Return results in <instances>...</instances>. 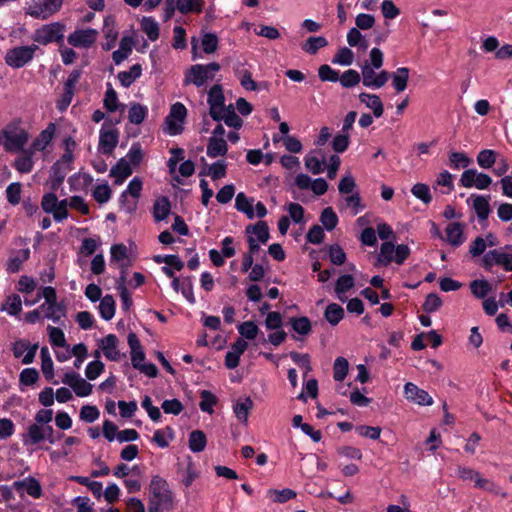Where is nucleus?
I'll return each mask as SVG.
<instances>
[{"mask_svg": "<svg viewBox=\"0 0 512 512\" xmlns=\"http://www.w3.org/2000/svg\"><path fill=\"white\" fill-rule=\"evenodd\" d=\"M173 493L167 481L156 475L153 476L149 485V512H161L173 507Z\"/></svg>", "mask_w": 512, "mask_h": 512, "instance_id": "f257e3e1", "label": "nucleus"}, {"mask_svg": "<svg viewBox=\"0 0 512 512\" xmlns=\"http://www.w3.org/2000/svg\"><path fill=\"white\" fill-rule=\"evenodd\" d=\"M28 140V132L16 124H9L0 132V145H2L7 152H19L24 150L23 148Z\"/></svg>", "mask_w": 512, "mask_h": 512, "instance_id": "f03ea898", "label": "nucleus"}, {"mask_svg": "<svg viewBox=\"0 0 512 512\" xmlns=\"http://www.w3.org/2000/svg\"><path fill=\"white\" fill-rule=\"evenodd\" d=\"M220 69L221 66L217 62L192 65L185 73L184 84H193L198 88L205 86L208 81L214 80L215 73Z\"/></svg>", "mask_w": 512, "mask_h": 512, "instance_id": "7ed1b4c3", "label": "nucleus"}, {"mask_svg": "<svg viewBox=\"0 0 512 512\" xmlns=\"http://www.w3.org/2000/svg\"><path fill=\"white\" fill-rule=\"evenodd\" d=\"M64 0H30L25 7L26 15L32 18L46 20L56 14Z\"/></svg>", "mask_w": 512, "mask_h": 512, "instance_id": "20e7f679", "label": "nucleus"}, {"mask_svg": "<svg viewBox=\"0 0 512 512\" xmlns=\"http://www.w3.org/2000/svg\"><path fill=\"white\" fill-rule=\"evenodd\" d=\"M65 29L66 26L61 22L45 24L34 31L32 40L44 46L52 42L62 43Z\"/></svg>", "mask_w": 512, "mask_h": 512, "instance_id": "39448f33", "label": "nucleus"}, {"mask_svg": "<svg viewBox=\"0 0 512 512\" xmlns=\"http://www.w3.org/2000/svg\"><path fill=\"white\" fill-rule=\"evenodd\" d=\"M38 49L36 44L14 47L6 53V64L15 69L22 68L34 58Z\"/></svg>", "mask_w": 512, "mask_h": 512, "instance_id": "423d86ee", "label": "nucleus"}, {"mask_svg": "<svg viewBox=\"0 0 512 512\" xmlns=\"http://www.w3.org/2000/svg\"><path fill=\"white\" fill-rule=\"evenodd\" d=\"M186 114V107L182 103L173 104L169 115L165 119L164 132L171 136L180 134L183 130Z\"/></svg>", "mask_w": 512, "mask_h": 512, "instance_id": "0eeeda50", "label": "nucleus"}, {"mask_svg": "<svg viewBox=\"0 0 512 512\" xmlns=\"http://www.w3.org/2000/svg\"><path fill=\"white\" fill-rule=\"evenodd\" d=\"M98 34V31L92 28L77 29L69 34L67 42L75 48L88 49L95 44Z\"/></svg>", "mask_w": 512, "mask_h": 512, "instance_id": "6e6552de", "label": "nucleus"}, {"mask_svg": "<svg viewBox=\"0 0 512 512\" xmlns=\"http://www.w3.org/2000/svg\"><path fill=\"white\" fill-rule=\"evenodd\" d=\"M460 183L465 188L475 187L483 190L489 187L492 179L488 174L478 172L476 169H467L462 173Z\"/></svg>", "mask_w": 512, "mask_h": 512, "instance_id": "1a4fd4ad", "label": "nucleus"}, {"mask_svg": "<svg viewBox=\"0 0 512 512\" xmlns=\"http://www.w3.org/2000/svg\"><path fill=\"white\" fill-rule=\"evenodd\" d=\"M457 476L463 481H473L477 488L486 490V491H494L496 490V485L494 482L489 479L483 478L479 472L469 467H458Z\"/></svg>", "mask_w": 512, "mask_h": 512, "instance_id": "9d476101", "label": "nucleus"}, {"mask_svg": "<svg viewBox=\"0 0 512 512\" xmlns=\"http://www.w3.org/2000/svg\"><path fill=\"white\" fill-rule=\"evenodd\" d=\"M62 383L71 387L78 397H86L92 392V384L81 378L76 372H67L62 378Z\"/></svg>", "mask_w": 512, "mask_h": 512, "instance_id": "9b49d317", "label": "nucleus"}, {"mask_svg": "<svg viewBox=\"0 0 512 512\" xmlns=\"http://www.w3.org/2000/svg\"><path fill=\"white\" fill-rule=\"evenodd\" d=\"M493 265H500L507 271H512V254L500 250H491L483 257V266L490 269Z\"/></svg>", "mask_w": 512, "mask_h": 512, "instance_id": "f8f14e48", "label": "nucleus"}, {"mask_svg": "<svg viewBox=\"0 0 512 512\" xmlns=\"http://www.w3.org/2000/svg\"><path fill=\"white\" fill-rule=\"evenodd\" d=\"M404 396L408 401L421 406H430L433 404V399L428 392L419 388L412 382H408L404 385Z\"/></svg>", "mask_w": 512, "mask_h": 512, "instance_id": "ddd939ff", "label": "nucleus"}, {"mask_svg": "<svg viewBox=\"0 0 512 512\" xmlns=\"http://www.w3.org/2000/svg\"><path fill=\"white\" fill-rule=\"evenodd\" d=\"M37 349L38 344L30 346L29 341L18 340L13 344L12 351L15 358H20L23 356V364H30L34 361Z\"/></svg>", "mask_w": 512, "mask_h": 512, "instance_id": "4468645a", "label": "nucleus"}, {"mask_svg": "<svg viewBox=\"0 0 512 512\" xmlns=\"http://www.w3.org/2000/svg\"><path fill=\"white\" fill-rule=\"evenodd\" d=\"M119 340L116 335L108 334L99 341V347L104 356L111 361H118L120 359V352L118 350Z\"/></svg>", "mask_w": 512, "mask_h": 512, "instance_id": "2eb2a0df", "label": "nucleus"}, {"mask_svg": "<svg viewBox=\"0 0 512 512\" xmlns=\"http://www.w3.org/2000/svg\"><path fill=\"white\" fill-rule=\"evenodd\" d=\"M445 234L446 236L443 240L447 241L453 247L462 245L466 240L463 225L459 222L449 223L445 228Z\"/></svg>", "mask_w": 512, "mask_h": 512, "instance_id": "dca6fc26", "label": "nucleus"}, {"mask_svg": "<svg viewBox=\"0 0 512 512\" xmlns=\"http://www.w3.org/2000/svg\"><path fill=\"white\" fill-rule=\"evenodd\" d=\"M13 487L16 490L24 489L29 496L35 499H38L42 496L41 484L34 477H27L23 480L15 481L13 483Z\"/></svg>", "mask_w": 512, "mask_h": 512, "instance_id": "f3484780", "label": "nucleus"}, {"mask_svg": "<svg viewBox=\"0 0 512 512\" xmlns=\"http://www.w3.org/2000/svg\"><path fill=\"white\" fill-rule=\"evenodd\" d=\"M20 152L21 154L14 160L13 167L19 173H30L34 167V153L31 149H24Z\"/></svg>", "mask_w": 512, "mask_h": 512, "instance_id": "a211bd4d", "label": "nucleus"}, {"mask_svg": "<svg viewBox=\"0 0 512 512\" xmlns=\"http://www.w3.org/2000/svg\"><path fill=\"white\" fill-rule=\"evenodd\" d=\"M133 170L127 159H120L110 170V176L115 178V184L121 185L126 178L132 174Z\"/></svg>", "mask_w": 512, "mask_h": 512, "instance_id": "6ab92c4d", "label": "nucleus"}, {"mask_svg": "<svg viewBox=\"0 0 512 512\" xmlns=\"http://www.w3.org/2000/svg\"><path fill=\"white\" fill-rule=\"evenodd\" d=\"M118 143V133L115 130L101 131L99 148L104 154H110Z\"/></svg>", "mask_w": 512, "mask_h": 512, "instance_id": "aec40b11", "label": "nucleus"}, {"mask_svg": "<svg viewBox=\"0 0 512 512\" xmlns=\"http://www.w3.org/2000/svg\"><path fill=\"white\" fill-rule=\"evenodd\" d=\"M254 198H249L245 195V193L240 192L236 195L235 198V208L244 213L248 219H253L255 217L254 212Z\"/></svg>", "mask_w": 512, "mask_h": 512, "instance_id": "412c9836", "label": "nucleus"}, {"mask_svg": "<svg viewBox=\"0 0 512 512\" xmlns=\"http://www.w3.org/2000/svg\"><path fill=\"white\" fill-rule=\"evenodd\" d=\"M228 146L224 138L210 137L207 144V155L210 158L226 155Z\"/></svg>", "mask_w": 512, "mask_h": 512, "instance_id": "4be33fe9", "label": "nucleus"}, {"mask_svg": "<svg viewBox=\"0 0 512 512\" xmlns=\"http://www.w3.org/2000/svg\"><path fill=\"white\" fill-rule=\"evenodd\" d=\"M67 170H68V168L60 167L59 162H56L52 166L50 177L48 180V185L50 187V190H52L53 192H56L59 189V187L62 185V183L66 177Z\"/></svg>", "mask_w": 512, "mask_h": 512, "instance_id": "5701e85b", "label": "nucleus"}, {"mask_svg": "<svg viewBox=\"0 0 512 512\" xmlns=\"http://www.w3.org/2000/svg\"><path fill=\"white\" fill-rule=\"evenodd\" d=\"M171 212V204L167 197L157 198L153 204V217L155 221L165 220Z\"/></svg>", "mask_w": 512, "mask_h": 512, "instance_id": "b1692460", "label": "nucleus"}, {"mask_svg": "<svg viewBox=\"0 0 512 512\" xmlns=\"http://www.w3.org/2000/svg\"><path fill=\"white\" fill-rule=\"evenodd\" d=\"M55 126L54 124H50L45 130H43L38 137L33 141L31 149L33 153L35 151H43L48 144L52 141L54 134Z\"/></svg>", "mask_w": 512, "mask_h": 512, "instance_id": "393cba45", "label": "nucleus"}, {"mask_svg": "<svg viewBox=\"0 0 512 512\" xmlns=\"http://www.w3.org/2000/svg\"><path fill=\"white\" fill-rule=\"evenodd\" d=\"M359 99L362 103H364L368 108L373 110V114L375 117L379 118L383 114V104L379 96L375 94L361 93L359 95Z\"/></svg>", "mask_w": 512, "mask_h": 512, "instance_id": "a878e982", "label": "nucleus"}, {"mask_svg": "<svg viewBox=\"0 0 512 512\" xmlns=\"http://www.w3.org/2000/svg\"><path fill=\"white\" fill-rule=\"evenodd\" d=\"M234 73L245 90L256 91L259 89V85L252 79V74L249 70L244 69L239 65L234 68Z\"/></svg>", "mask_w": 512, "mask_h": 512, "instance_id": "bb28decb", "label": "nucleus"}, {"mask_svg": "<svg viewBox=\"0 0 512 512\" xmlns=\"http://www.w3.org/2000/svg\"><path fill=\"white\" fill-rule=\"evenodd\" d=\"M43 441V425L34 423L30 425L23 436L24 445H36Z\"/></svg>", "mask_w": 512, "mask_h": 512, "instance_id": "cd10ccee", "label": "nucleus"}, {"mask_svg": "<svg viewBox=\"0 0 512 512\" xmlns=\"http://www.w3.org/2000/svg\"><path fill=\"white\" fill-rule=\"evenodd\" d=\"M355 285L354 278L351 275L340 276L335 285V293L340 301L345 302L347 297L344 295L348 290Z\"/></svg>", "mask_w": 512, "mask_h": 512, "instance_id": "c85d7f7f", "label": "nucleus"}, {"mask_svg": "<svg viewBox=\"0 0 512 512\" xmlns=\"http://www.w3.org/2000/svg\"><path fill=\"white\" fill-rule=\"evenodd\" d=\"M203 7V0H176V8L182 14L200 13Z\"/></svg>", "mask_w": 512, "mask_h": 512, "instance_id": "c756f323", "label": "nucleus"}, {"mask_svg": "<svg viewBox=\"0 0 512 512\" xmlns=\"http://www.w3.org/2000/svg\"><path fill=\"white\" fill-rule=\"evenodd\" d=\"M252 408L253 401L247 397L242 401H237L233 406V411L240 422L247 423L248 415Z\"/></svg>", "mask_w": 512, "mask_h": 512, "instance_id": "7c9ffc66", "label": "nucleus"}, {"mask_svg": "<svg viewBox=\"0 0 512 512\" xmlns=\"http://www.w3.org/2000/svg\"><path fill=\"white\" fill-rule=\"evenodd\" d=\"M133 41L129 37H124L120 41V47L112 54L113 61L118 65L124 61L132 52Z\"/></svg>", "mask_w": 512, "mask_h": 512, "instance_id": "2f4dec72", "label": "nucleus"}, {"mask_svg": "<svg viewBox=\"0 0 512 512\" xmlns=\"http://www.w3.org/2000/svg\"><path fill=\"white\" fill-rule=\"evenodd\" d=\"M207 444L206 435L201 430H194L189 436V448L191 451L202 452Z\"/></svg>", "mask_w": 512, "mask_h": 512, "instance_id": "473e14b6", "label": "nucleus"}, {"mask_svg": "<svg viewBox=\"0 0 512 512\" xmlns=\"http://www.w3.org/2000/svg\"><path fill=\"white\" fill-rule=\"evenodd\" d=\"M246 232H252L255 235L256 241L262 244H265L269 239V228L265 221H259L255 225L248 226Z\"/></svg>", "mask_w": 512, "mask_h": 512, "instance_id": "72a5a7b5", "label": "nucleus"}, {"mask_svg": "<svg viewBox=\"0 0 512 512\" xmlns=\"http://www.w3.org/2000/svg\"><path fill=\"white\" fill-rule=\"evenodd\" d=\"M141 72V65L135 64L128 71L120 72L118 74V79L124 87H129L137 78L141 76Z\"/></svg>", "mask_w": 512, "mask_h": 512, "instance_id": "f704fd0d", "label": "nucleus"}, {"mask_svg": "<svg viewBox=\"0 0 512 512\" xmlns=\"http://www.w3.org/2000/svg\"><path fill=\"white\" fill-rule=\"evenodd\" d=\"M41 370L46 379L51 380L54 377L53 361L47 347L41 348Z\"/></svg>", "mask_w": 512, "mask_h": 512, "instance_id": "c9c22d12", "label": "nucleus"}, {"mask_svg": "<svg viewBox=\"0 0 512 512\" xmlns=\"http://www.w3.org/2000/svg\"><path fill=\"white\" fill-rule=\"evenodd\" d=\"M498 153L492 149L481 150L477 155V164L483 169H489L497 162Z\"/></svg>", "mask_w": 512, "mask_h": 512, "instance_id": "e433bc0d", "label": "nucleus"}, {"mask_svg": "<svg viewBox=\"0 0 512 512\" xmlns=\"http://www.w3.org/2000/svg\"><path fill=\"white\" fill-rule=\"evenodd\" d=\"M142 180L139 177H134L128 184L127 189L120 196V203H125L126 196H131L134 199L140 197L142 190Z\"/></svg>", "mask_w": 512, "mask_h": 512, "instance_id": "4c0bfd02", "label": "nucleus"}, {"mask_svg": "<svg viewBox=\"0 0 512 512\" xmlns=\"http://www.w3.org/2000/svg\"><path fill=\"white\" fill-rule=\"evenodd\" d=\"M344 317V309L336 303H331L326 307L325 319L333 326L337 325Z\"/></svg>", "mask_w": 512, "mask_h": 512, "instance_id": "58836bf2", "label": "nucleus"}, {"mask_svg": "<svg viewBox=\"0 0 512 512\" xmlns=\"http://www.w3.org/2000/svg\"><path fill=\"white\" fill-rule=\"evenodd\" d=\"M99 312L103 319L111 320L115 314V301L111 295H106L101 299Z\"/></svg>", "mask_w": 512, "mask_h": 512, "instance_id": "ea45409f", "label": "nucleus"}, {"mask_svg": "<svg viewBox=\"0 0 512 512\" xmlns=\"http://www.w3.org/2000/svg\"><path fill=\"white\" fill-rule=\"evenodd\" d=\"M148 109L139 103H133L128 111L129 121L133 124H141L146 118Z\"/></svg>", "mask_w": 512, "mask_h": 512, "instance_id": "a19ab883", "label": "nucleus"}, {"mask_svg": "<svg viewBox=\"0 0 512 512\" xmlns=\"http://www.w3.org/2000/svg\"><path fill=\"white\" fill-rule=\"evenodd\" d=\"M328 45V41L323 36L309 37L305 43L302 44V49L308 54H316L317 51Z\"/></svg>", "mask_w": 512, "mask_h": 512, "instance_id": "79ce46f5", "label": "nucleus"}, {"mask_svg": "<svg viewBox=\"0 0 512 512\" xmlns=\"http://www.w3.org/2000/svg\"><path fill=\"white\" fill-rule=\"evenodd\" d=\"M305 167L312 174L317 175L324 171L325 159H319L312 153H309L304 158Z\"/></svg>", "mask_w": 512, "mask_h": 512, "instance_id": "37998d69", "label": "nucleus"}, {"mask_svg": "<svg viewBox=\"0 0 512 512\" xmlns=\"http://www.w3.org/2000/svg\"><path fill=\"white\" fill-rule=\"evenodd\" d=\"M471 198L473 199V208L477 216L482 220L487 219L490 213V205L488 198L484 196H472Z\"/></svg>", "mask_w": 512, "mask_h": 512, "instance_id": "c03bdc74", "label": "nucleus"}, {"mask_svg": "<svg viewBox=\"0 0 512 512\" xmlns=\"http://www.w3.org/2000/svg\"><path fill=\"white\" fill-rule=\"evenodd\" d=\"M111 261L119 263L121 268H125L128 262V251L124 244H115L111 247Z\"/></svg>", "mask_w": 512, "mask_h": 512, "instance_id": "a18cd8bd", "label": "nucleus"}, {"mask_svg": "<svg viewBox=\"0 0 512 512\" xmlns=\"http://www.w3.org/2000/svg\"><path fill=\"white\" fill-rule=\"evenodd\" d=\"M141 28L151 41H156L159 37V25L152 17H143Z\"/></svg>", "mask_w": 512, "mask_h": 512, "instance_id": "49530a36", "label": "nucleus"}, {"mask_svg": "<svg viewBox=\"0 0 512 512\" xmlns=\"http://www.w3.org/2000/svg\"><path fill=\"white\" fill-rule=\"evenodd\" d=\"M1 310L6 311L10 315H18L22 310V300L20 296L17 294L8 296Z\"/></svg>", "mask_w": 512, "mask_h": 512, "instance_id": "de8ad7c7", "label": "nucleus"}, {"mask_svg": "<svg viewBox=\"0 0 512 512\" xmlns=\"http://www.w3.org/2000/svg\"><path fill=\"white\" fill-rule=\"evenodd\" d=\"M409 78V69L406 67H400L393 74V86L397 92H402L407 87V82Z\"/></svg>", "mask_w": 512, "mask_h": 512, "instance_id": "09e8293b", "label": "nucleus"}, {"mask_svg": "<svg viewBox=\"0 0 512 512\" xmlns=\"http://www.w3.org/2000/svg\"><path fill=\"white\" fill-rule=\"evenodd\" d=\"M437 187H442L441 192L443 194L450 193L454 188L452 174L446 170L439 173L435 181L434 189H437Z\"/></svg>", "mask_w": 512, "mask_h": 512, "instance_id": "8fccbe9b", "label": "nucleus"}, {"mask_svg": "<svg viewBox=\"0 0 512 512\" xmlns=\"http://www.w3.org/2000/svg\"><path fill=\"white\" fill-rule=\"evenodd\" d=\"M472 163L464 152H450L449 153V166L452 169L466 168Z\"/></svg>", "mask_w": 512, "mask_h": 512, "instance_id": "3c124183", "label": "nucleus"}, {"mask_svg": "<svg viewBox=\"0 0 512 512\" xmlns=\"http://www.w3.org/2000/svg\"><path fill=\"white\" fill-rule=\"evenodd\" d=\"M395 245L391 241L382 243L380 253L378 255V262L382 265H388L394 261Z\"/></svg>", "mask_w": 512, "mask_h": 512, "instance_id": "603ef678", "label": "nucleus"}, {"mask_svg": "<svg viewBox=\"0 0 512 512\" xmlns=\"http://www.w3.org/2000/svg\"><path fill=\"white\" fill-rule=\"evenodd\" d=\"M114 21L111 17H106L104 20V34L107 39V43L104 46V49L109 50L114 45L118 32L114 29Z\"/></svg>", "mask_w": 512, "mask_h": 512, "instance_id": "864d4df0", "label": "nucleus"}, {"mask_svg": "<svg viewBox=\"0 0 512 512\" xmlns=\"http://www.w3.org/2000/svg\"><path fill=\"white\" fill-rule=\"evenodd\" d=\"M320 222L326 230L331 231L338 224V216L331 207H326L321 213Z\"/></svg>", "mask_w": 512, "mask_h": 512, "instance_id": "5fc2aeb1", "label": "nucleus"}, {"mask_svg": "<svg viewBox=\"0 0 512 512\" xmlns=\"http://www.w3.org/2000/svg\"><path fill=\"white\" fill-rule=\"evenodd\" d=\"M290 324L293 330L300 335H308L312 330L311 322L307 317H293L290 319Z\"/></svg>", "mask_w": 512, "mask_h": 512, "instance_id": "6e6d98bb", "label": "nucleus"}, {"mask_svg": "<svg viewBox=\"0 0 512 512\" xmlns=\"http://www.w3.org/2000/svg\"><path fill=\"white\" fill-rule=\"evenodd\" d=\"M58 197L55 192L52 190L48 193H45L41 200V207L44 212L52 214L54 217V213L57 211Z\"/></svg>", "mask_w": 512, "mask_h": 512, "instance_id": "4d7b16f0", "label": "nucleus"}, {"mask_svg": "<svg viewBox=\"0 0 512 512\" xmlns=\"http://www.w3.org/2000/svg\"><path fill=\"white\" fill-rule=\"evenodd\" d=\"M210 107H215L218 105H225V97L223 94L222 86L219 84H216L210 88L208 91V100H207Z\"/></svg>", "mask_w": 512, "mask_h": 512, "instance_id": "13d9d810", "label": "nucleus"}, {"mask_svg": "<svg viewBox=\"0 0 512 512\" xmlns=\"http://www.w3.org/2000/svg\"><path fill=\"white\" fill-rule=\"evenodd\" d=\"M219 40L216 34L214 33H204L201 39V45L203 51L206 54H212L218 49Z\"/></svg>", "mask_w": 512, "mask_h": 512, "instance_id": "bf43d9fd", "label": "nucleus"}, {"mask_svg": "<svg viewBox=\"0 0 512 512\" xmlns=\"http://www.w3.org/2000/svg\"><path fill=\"white\" fill-rule=\"evenodd\" d=\"M201 401L199 407L203 412L209 414L213 413V406L217 403V398L208 390H203L200 393Z\"/></svg>", "mask_w": 512, "mask_h": 512, "instance_id": "052dcab7", "label": "nucleus"}, {"mask_svg": "<svg viewBox=\"0 0 512 512\" xmlns=\"http://www.w3.org/2000/svg\"><path fill=\"white\" fill-rule=\"evenodd\" d=\"M470 289L475 297L484 298L491 291V286L486 280H474L470 283Z\"/></svg>", "mask_w": 512, "mask_h": 512, "instance_id": "680f3d73", "label": "nucleus"}, {"mask_svg": "<svg viewBox=\"0 0 512 512\" xmlns=\"http://www.w3.org/2000/svg\"><path fill=\"white\" fill-rule=\"evenodd\" d=\"M348 361L343 357L336 358L333 366V377L336 381H343L348 373Z\"/></svg>", "mask_w": 512, "mask_h": 512, "instance_id": "e2e57ef3", "label": "nucleus"}, {"mask_svg": "<svg viewBox=\"0 0 512 512\" xmlns=\"http://www.w3.org/2000/svg\"><path fill=\"white\" fill-rule=\"evenodd\" d=\"M47 331L49 334V341L52 346L66 347V339L63 331L60 328L54 326H48Z\"/></svg>", "mask_w": 512, "mask_h": 512, "instance_id": "0e129e2a", "label": "nucleus"}, {"mask_svg": "<svg viewBox=\"0 0 512 512\" xmlns=\"http://www.w3.org/2000/svg\"><path fill=\"white\" fill-rule=\"evenodd\" d=\"M240 335L248 340H253L257 337L259 328L253 321H246L238 326Z\"/></svg>", "mask_w": 512, "mask_h": 512, "instance_id": "69168bd1", "label": "nucleus"}, {"mask_svg": "<svg viewBox=\"0 0 512 512\" xmlns=\"http://www.w3.org/2000/svg\"><path fill=\"white\" fill-rule=\"evenodd\" d=\"M343 87L350 88L357 85L360 80V74L353 69L345 71L338 79Z\"/></svg>", "mask_w": 512, "mask_h": 512, "instance_id": "338daca9", "label": "nucleus"}, {"mask_svg": "<svg viewBox=\"0 0 512 512\" xmlns=\"http://www.w3.org/2000/svg\"><path fill=\"white\" fill-rule=\"evenodd\" d=\"M111 195L112 191L108 184L97 185L93 190V197L99 204L108 202Z\"/></svg>", "mask_w": 512, "mask_h": 512, "instance_id": "774afa93", "label": "nucleus"}]
</instances>
